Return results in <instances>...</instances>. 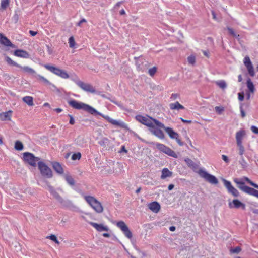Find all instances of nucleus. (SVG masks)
<instances>
[{
    "mask_svg": "<svg viewBox=\"0 0 258 258\" xmlns=\"http://www.w3.org/2000/svg\"><path fill=\"white\" fill-rule=\"evenodd\" d=\"M81 157V154L80 152H77L75 153H74L71 159L73 160H79Z\"/></svg>",
    "mask_w": 258,
    "mask_h": 258,
    "instance_id": "obj_42",
    "label": "nucleus"
},
{
    "mask_svg": "<svg viewBox=\"0 0 258 258\" xmlns=\"http://www.w3.org/2000/svg\"><path fill=\"white\" fill-rule=\"evenodd\" d=\"M99 115H101V114H99ZM101 115L106 119L107 120L108 122H109L110 123L111 122V121L112 120V118H110V117H109L108 116H105V115Z\"/></svg>",
    "mask_w": 258,
    "mask_h": 258,
    "instance_id": "obj_48",
    "label": "nucleus"
},
{
    "mask_svg": "<svg viewBox=\"0 0 258 258\" xmlns=\"http://www.w3.org/2000/svg\"><path fill=\"white\" fill-rule=\"evenodd\" d=\"M163 128L171 139H177V137H179L178 134L173 131L172 128L170 127H166L164 126Z\"/></svg>",
    "mask_w": 258,
    "mask_h": 258,
    "instance_id": "obj_26",
    "label": "nucleus"
},
{
    "mask_svg": "<svg viewBox=\"0 0 258 258\" xmlns=\"http://www.w3.org/2000/svg\"><path fill=\"white\" fill-rule=\"evenodd\" d=\"M86 21L85 19H82L80 21V23H83V22H85Z\"/></svg>",
    "mask_w": 258,
    "mask_h": 258,
    "instance_id": "obj_64",
    "label": "nucleus"
},
{
    "mask_svg": "<svg viewBox=\"0 0 258 258\" xmlns=\"http://www.w3.org/2000/svg\"><path fill=\"white\" fill-rule=\"evenodd\" d=\"M55 111L56 112L59 113V112H61L62 111V110L61 108H57L55 109Z\"/></svg>",
    "mask_w": 258,
    "mask_h": 258,
    "instance_id": "obj_58",
    "label": "nucleus"
},
{
    "mask_svg": "<svg viewBox=\"0 0 258 258\" xmlns=\"http://www.w3.org/2000/svg\"><path fill=\"white\" fill-rule=\"evenodd\" d=\"M198 173L202 178L211 184H217L218 183V180L215 176L209 174L203 169H199Z\"/></svg>",
    "mask_w": 258,
    "mask_h": 258,
    "instance_id": "obj_9",
    "label": "nucleus"
},
{
    "mask_svg": "<svg viewBox=\"0 0 258 258\" xmlns=\"http://www.w3.org/2000/svg\"><path fill=\"white\" fill-rule=\"evenodd\" d=\"M157 71V68L156 67H153L148 70V74L151 77H153Z\"/></svg>",
    "mask_w": 258,
    "mask_h": 258,
    "instance_id": "obj_39",
    "label": "nucleus"
},
{
    "mask_svg": "<svg viewBox=\"0 0 258 258\" xmlns=\"http://www.w3.org/2000/svg\"><path fill=\"white\" fill-rule=\"evenodd\" d=\"M30 34L32 36H35V35L37 34V32L33 31H30Z\"/></svg>",
    "mask_w": 258,
    "mask_h": 258,
    "instance_id": "obj_53",
    "label": "nucleus"
},
{
    "mask_svg": "<svg viewBox=\"0 0 258 258\" xmlns=\"http://www.w3.org/2000/svg\"><path fill=\"white\" fill-rule=\"evenodd\" d=\"M224 186L227 188L229 193L231 194L234 197H237L239 195V191L231 184V182L223 179L222 180Z\"/></svg>",
    "mask_w": 258,
    "mask_h": 258,
    "instance_id": "obj_15",
    "label": "nucleus"
},
{
    "mask_svg": "<svg viewBox=\"0 0 258 258\" xmlns=\"http://www.w3.org/2000/svg\"><path fill=\"white\" fill-rule=\"evenodd\" d=\"M222 159L226 162H228L229 161V159H228V158L227 157V156H226V155H223L222 156Z\"/></svg>",
    "mask_w": 258,
    "mask_h": 258,
    "instance_id": "obj_49",
    "label": "nucleus"
},
{
    "mask_svg": "<svg viewBox=\"0 0 258 258\" xmlns=\"http://www.w3.org/2000/svg\"><path fill=\"white\" fill-rule=\"evenodd\" d=\"M244 179L248 183H249L251 185L254 187L255 184L250 180L247 177H244Z\"/></svg>",
    "mask_w": 258,
    "mask_h": 258,
    "instance_id": "obj_47",
    "label": "nucleus"
},
{
    "mask_svg": "<svg viewBox=\"0 0 258 258\" xmlns=\"http://www.w3.org/2000/svg\"><path fill=\"white\" fill-rule=\"evenodd\" d=\"M137 120L141 123L148 126L149 128L154 124H156L159 127H164V125L158 121L148 116L138 115L136 116Z\"/></svg>",
    "mask_w": 258,
    "mask_h": 258,
    "instance_id": "obj_3",
    "label": "nucleus"
},
{
    "mask_svg": "<svg viewBox=\"0 0 258 258\" xmlns=\"http://www.w3.org/2000/svg\"><path fill=\"white\" fill-rule=\"evenodd\" d=\"M44 67L47 70L62 79H67L70 78L69 74L66 70L57 67L54 65L46 64Z\"/></svg>",
    "mask_w": 258,
    "mask_h": 258,
    "instance_id": "obj_4",
    "label": "nucleus"
},
{
    "mask_svg": "<svg viewBox=\"0 0 258 258\" xmlns=\"http://www.w3.org/2000/svg\"><path fill=\"white\" fill-rule=\"evenodd\" d=\"M246 86L248 91L246 93V98L247 100H249L250 98V95L254 93L255 91L254 85L250 79H248L246 81Z\"/></svg>",
    "mask_w": 258,
    "mask_h": 258,
    "instance_id": "obj_20",
    "label": "nucleus"
},
{
    "mask_svg": "<svg viewBox=\"0 0 258 258\" xmlns=\"http://www.w3.org/2000/svg\"><path fill=\"white\" fill-rule=\"evenodd\" d=\"M212 16H213V18L215 20H217V17H216V15L215 14V13L213 12L212 13Z\"/></svg>",
    "mask_w": 258,
    "mask_h": 258,
    "instance_id": "obj_61",
    "label": "nucleus"
},
{
    "mask_svg": "<svg viewBox=\"0 0 258 258\" xmlns=\"http://www.w3.org/2000/svg\"><path fill=\"white\" fill-rule=\"evenodd\" d=\"M203 54L205 56H206L207 57L209 58V52H207V51H204L203 52Z\"/></svg>",
    "mask_w": 258,
    "mask_h": 258,
    "instance_id": "obj_55",
    "label": "nucleus"
},
{
    "mask_svg": "<svg viewBox=\"0 0 258 258\" xmlns=\"http://www.w3.org/2000/svg\"><path fill=\"white\" fill-rule=\"evenodd\" d=\"M239 163L240 166L244 169L247 168L249 165L248 161L242 156H241Z\"/></svg>",
    "mask_w": 258,
    "mask_h": 258,
    "instance_id": "obj_33",
    "label": "nucleus"
},
{
    "mask_svg": "<svg viewBox=\"0 0 258 258\" xmlns=\"http://www.w3.org/2000/svg\"><path fill=\"white\" fill-rule=\"evenodd\" d=\"M23 145L20 141H17L15 143L14 148L15 150L18 151H21L23 149Z\"/></svg>",
    "mask_w": 258,
    "mask_h": 258,
    "instance_id": "obj_37",
    "label": "nucleus"
},
{
    "mask_svg": "<svg viewBox=\"0 0 258 258\" xmlns=\"http://www.w3.org/2000/svg\"><path fill=\"white\" fill-rule=\"evenodd\" d=\"M169 230L170 231L173 232L176 230V227L175 226H171L169 228Z\"/></svg>",
    "mask_w": 258,
    "mask_h": 258,
    "instance_id": "obj_54",
    "label": "nucleus"
},
{
    "mask_svg": "<svg viewBox=\"0 0 258 258\" xmlns=\"http://www.w3.org/2000/svg\"><path fill=\"white\" fill-rule=\"evenodd\" d=\"M69 118H70V120H69V123L71 124V125H73L74 124L75 121V119L74 118H73V116L69 114Z\"/></svg>",
    "mask_w": 258,
    "mask_h": 258,
    "instance_id": "obj_46",
    "label": "nucleus"
},
{
    "mask_svg": "<svg viewBox=\"0 0 258 258\" xmlns=\"http://www.w3.org/2000/svg\"><path fill=\"white\" fill-rule=\"evenodd\" d=\"M216 84L222 90H224L227 87V83L224 80H219L216 82Z\"/></svg>",
    "mask_w": 258,
    "mask_h": 258,
    "instance_id": "obj_36",
    "label": "nucleus"
},
{
    "mask_svg": "<svg viewBox=\"0 0 258 258\" xmlns=\"http://www.w3.org/2000/svg\"><path fill=\"white\" fill-rule=\"evenodd\" d=\"M47 48L48 49V51L49 52V54L52 53L53 51H52V49H51V48L49 46H47Z\"/></svg>",
    "mask_w": 258,
    "mask_h": 258,
    "instance_id": "obj_52",
    "label": "nucleus"
},
{
    "mask_svg": "<svg viewBox=\"0 0 258 258\" xmlns=\"http://www.w3.org/2000/svg\"><path fill=\"white\" fill-rule=\"evenodd\" d=\"M238 153L240 156H242L245 152V147L243 143H236Z\"/></svg>",
    "mask_w": 258,
    "mask_h": 258,
    "instance_id": "obj_32",
    "label": "nucleus"
},
{
    "mask_svg": "<svg viewBox=\"0 0 258 258\" xmlns=\"http://www.w3.org/2000/svg\"><path fill=\"white\" fill-rule=\"evenodd\" d=\"M181 119L182 121L184 123H191L192 122L191 120H185L183 118H181Z\"/></svg>",
    "mask_w": 258,
    "mask_h": 258,
    "instance_id": "obj_51",
    "label": "nucleus"
},
{
    "mask_svg": "<svg viewBox=\"0 0 258 258\" xmlns=\"http://www.w3.org/2000/svg\"><path fill=\"white\" fill-rule=\"evenodd\" d=\"M22 100L28 106H32L34 105L33 98L31 96H25L22 98Z\"/></svg>",
    "mask_w": 258,
    "mask_h": 258,
    "instance_id": "obj_31",
    "label": "nucleus"
},
{
    "mask_svg": "<svg viewBox=\"0 0 258 258\" xmlns=\"http://www.w3.org/2000/svg\"><path fill=\"white\" fill-rule=\"evenodd\" d=\"M121 151L124 152V153H127V150L125 149V148L124 146L122 147Z\"/></svg>",
    "mask_w": 258,
    "mask_h": 258,
    "instance_id": "obj_59",
    "label": "nucleus"
},
{
    "mask_svg": "<svg viewBox=\"0 0 258 258\" xmlns=\"http://www.w3.org/2000/svg\"><path fill=\"white\" fill-rule=\"evenodd\" d=\"M51 165L55 172L61 176L57 179L56 188L51 186H49V191L57 201L62 203L63 199L62 194L64 192L66 188L64 181L71 187H74L76 185V181L69 173L65 172L64 168L60 162L53 161L51 162Z\"/></svg>",
    "mask_w": 258,
    "mask_h": 258,
    "instance_id": "obj_1",
    "label": "nucleus"
},
{
    "mask_svg": "<svg viewBox=\"0 0 258 258\" xmlns=\"http://www.w3.org/2000/svg\"><path fill=\"white\" fill-rule=\"evenodd\" d=\"M238 100L240 101H242L244 99V93L243 92H240L238 94Z\"/></svg>",
    "mask_w": 258,
    "mask_h": 258,
    "instance_id": "obj_44",
    "label": "nucleus"
},
{
    "mask_svg": "<svg viewBox=\"0 0 258 258\" xmlns=\"http://www.w3.org/2000/svg\"><path fill=\"white\" fill-rule=\"evenodd\" d=\"M251 132L254 134L258 135V127L254 125H252L250 127Z\"/></svg>",
    "mask_w": 258,
    "mask_h": 258,
    "instance_id": "obj_43",
    "label": "nucleus"
},
{
    "mask_svg": "<svg viewBox=\"0 0 258 258\" xmlns=\"http://www.w3.org/2000/svg\"><path fill=\"white\" fill-rule=\"evenodd\" d=\"M86 201L97 213H101L103 211V207L98 200L93 197L88 196L85 197Z\"/></svg>",
    "mask_w": 258,
    "mask_h": 258,
    "instance_id": "obj_6",
    "label": "nucleus"
},
{
    "mask_svg": "<svg viewBox=\"0 0 258 258\" xmlns=\"http://www.w3.org/2000/svg\"><path fill=\"white\" fill-rule=\"evenodd\" d=\"M0 44L4 45V48L3 50L7 52L10 50V48H16L15 45L12 44L11 41L3 34L0 33Z\"/></svg>",
    "mask_w": 258,
    "mask_h": 258,
    "instance_id": "obj_14",
    "label": "nucleus"
},
{
    "mask_svg": "<svg viewBox=\"0 0 258 258\" xmlns=\"http://www.w3.org/2000/svg\"><path fill=\"white\" fill-rule=\"evenodd\" d=\"M174 185L173 184H170L169 186H168V189L169 190H171L173 188H174Z\"/></svg>",
    "mask_w": 258,
    "mask_h": 258,
    "instance_id": "obj_56",
    "label": "nucleus"
},
{
    "mask_svg": "<svg viewBox=\"0 0 258 258\" xmlns=\"http://www.w3.org/2000/svg\"><path fill=\"white\" fill-rule=\"evenodd\" d=\"M172 175V171H170L168 168H163L161 171V178L164 179L166 178L171 177Z\"/></svg>",
    "mask_w": 258,
    "mask_h": 258,
    "instance_id": "obj_27",
    "label": "nucleus"
},
{
    "mask_svg": "<svg viewBox=\"0 0 258 258\" xmlns=\"http://www.w3.org/2000/svg\"><path fill=\"white\" fill-rule=\"evenodd\" d=\"M5 60L8 64L14 67H17L25 73L30 74H34L36 73L35 70L31 67L28 66L18 64L16 61L7 56L5 57Z\"/></svg>",
    "mask_w": 258,
    "mask_h": 258,
    "instance_id": "obj_7",
    "label": "nucleus"
},
{
    "mask_svg": "<svg viewBox=\"0 0 258 258\" xmlns=\"http://www.w3.org/2000/svg\"><path fill=\"white\" fill-rule=\"evenodd\" d=\"M147 207L151 211L154 213H158L161 210L160 204L156 201L148 203Z\"/></svg>",
    "mask_w": 258,
    "mask_h": 258,
    "instance_id": "obj_21",
    "label": "nucleus"
},
{
    "mask_svg": "<svg viewBox=\"0 0 258 258\" xmlns=\"http://www.w3.org/2000/svg\"><path fill=\"white\" fill-rule=\"evenodd\" d=\"M68 103L69 105L74 109L79 110L82 109L84 111H87L91 114H94L95 113L100 114V113H99L94 108L84 103L78 102L75 100H71Z\"/></svg>",
    "mask_w": 258,
    "mask_h": 258,
    "instance_id": "obj_2",
    "label": "nucleus"
},
{
    "mask_svg": "<svg viewBox=\"0 0 258 258\" xmlns=\"http://www.w3.org/2000/svg\"><path fill=\"white\" fill-rule=\"evenodd\" d=\"M187 61L189 64L194 65L196 62V57L191 55L187 57Z\"/></svg>",
    "mask_w": 258,
    "mask_h": 258,
    "instance_id": "obj_41",
    "label": "nucleus"
},
{
    "mask_svg": "<svg viewBox=\"0 0 258 258\" xmlns=\"http://www.w3.org/2000/svg\"><path fill=\"white\" fill-rule=\"evenodd\" d=\"M246 133L244 130H240L236 133V143H243V140L246 136Z\"/></svg>",
    "mask_w": 258,
    "mask_h": 258,
    "instance_id": "obj_24",
    "label": "nucleus"
},
{
    "mask_svg": "<svg viewBox=\"0 0 258 258\" xmlns=\"http://www.w3.org/2000/svg\"><path fill=\"white\" fill-rule=\"evenodd\" d=\"M241 114L242 117H244L245 116V113L242 109L241 110Z\"/></svg>",
    "mask_w": 258,
    "mask_h": 258,
    "instance_id": "obj_57",
    "label": "nucleus"
},
{
    "mask_svg": "<svg viewBox=\"0 0 258 258\" xmlns=\"http://www.w3.org/2000/svg\"><path fill=\"white\" fill-rule=\"evenodd\" d=\"M234 182L237 184V187L241 190L248 195L254 196L258 198V190L246 186L243 182L240 181L237 179H235Z\"/></svg>",
    "mask_w": 258,
    "mask_h": 258,
    "instance_id": "obj_8",
    "label": "nucleus"
},
{
    "mask_svg": "<svg viewBox=\"0 0 258 258\" xmlns=\"http://www.w3.org/2000/svg\"><path fill=\"white\" fill-rule=\"evenodd\" d=\"M117 227L120 229L125 236L129 240L132 239L133 234L126 223L123 221H119L116 223Z\"/></svg>",
    "mask_w": 258,
    "mask_h": 258,
    "instance_id": "obj_10",
    "label": "nucleus"
},
{
    "mask_svg": "<svg viewBox=\"0 0 258 258\" xmlns=\"http://www.w3.org/2000/svg\"><path fill=\"white\" fill-rule=\"evenodd\" d=\"M156 147L159 151L162 152L163 153L170 156H171L174 158L178 157L177 154L173 150H172L170 148L166 146L164 144H157L156 145Z\"/></svg>",
    "mask_w": 258,
    "mask_h": 258,
    "instance_id": "obj_12",
    "label": "nucleus"
},
{
    "mask_svg": "<svg viewBox=\"0 0 258 258\" xmlns=\"http://www.w3.org/2000/svg\"><path fill=\"white\" fill-rule=\"evenodd\" d=\"M68 44L69 48L72 50L76 49L78 47L77 42L74 36H71L68 38Z\"/></svg>",
    "mask_w": 258,
    "mask_h": 258,
    "instance_id": "obj_25",
    "label": "nucleus"
},
{
    "mask_svg": "<svg viewBox=\"0 0 258 258\" xmlns=\"http://www.w3.org/2000/svg\"><path fill=\"white\" fill-rule=\"evenodd\" d=\"M10 0H0V11L6 10L10 6Z\"/></svg>",
    "mask_w": 258,
    "mask_h": 258,
    "instance_id": "obj_29",
    "label": "nucleus"
},
{
    "mask_svg": "<svg viewBox=\"0 0 258 258\" xmlns=\"http://www.w3.org/2000/svg\"><path fill=\"white\" fill-rule=\"evenodd\" d=\"M43 106H45V107H49V108L50 107V105H49V104L48 103H45L43 104Z\"/></svg>",
    "mask_w": 258,
    "mask_h": 258,
    "instance_id": "obj_60",
    "label": "nucleus"
},
{
    "mask_svg": "<svg viewBox=\"0 0 258 258\" xmlns=\"http://www.w3.org/2000/svg\"><path fill=\"white\" fill-rule=\"evenodd\" d=\"M171 108L174 109H182L184 108V107L177 102L171 105Z\"/></svg>",
    "mask_w": 258,
    "mask_h": 258,
    "instance_id": "obj_40",
    "label": "nucleus"
},
{
    "mask_svg": "<svg viewBox=\"0 0 258 258\" xmlns=\"http://www.w3.org/2000/svg\"><path fill=\"white\" fill-rule=\"evenodd\" d=\"M229 206L232 209H241L242 210H244L246 207V205L244 203L237 199L229 202Z\"/></svg>",
    "mask_w": 258,
    "mask_h": 258,
    "instance_id": "obj_18",
    "label": "nucleus"
},
{
    "mask_svg": "<svg viewBox=\"0 0 258 258\" xmlns=\"http://www.w3.org/2000/svg\"><path fill=\"white\" fill-rule=\"evenodd\" d=\"M3 144V138H2V137H0V145H2Z\"/></svg>",
    "mask_w": 258,
    "mask_h": 258,
    "instance_id": "obj_63",
    "label": "nucleus"
},
{
    "mask_svg": "<svg viewBox=\"0 0 258 258\" xmlns=\"http://www.w3.org/2000/svg\"><path fill=\"white\" fill-rule=\"evenodd\" d=\"M13 111L9 110L0 113V120L2 121H11Z\"/></svg>",
    "mask_w": 258,
    "mask_h": 258,
    "instance_id": "obj_23",
    "label": "nucleus"
},
{
    "mask_svg": "<svg viewBox=\"0 0 258 258\" xmlns=\"http://www.w3.org/2000/svg\"><path fill=\"white\" fill-rule=\"evenodd\" d=\"M79 86L84 90H85L86 91L90 92H94V90L93 89V88L89 85L83 83L82 82L79 83Z\"/></svg>",
    "mask_w": 258,
    "mask_h": 258,
    "instance_id": "obj_30",
    "label": "nucleus"
},
{
    "mask_svg": "<svg viewBox=\"0 0 258 258\" xmlns=\"http://www.w3.org/2000/svg\"><path fill=\"white\" fill-rule=\"evenodd\" d=\"M110 123L112 124L113 125L118 126H120L122 127H126V124L124 123H123V122L117 121V120H114L113 119H112Z\"/></svg>",
    "mask_w": 258,
    "mask_h": 258,
    "instance_id": "obj_35",
    "label": "nucleus"
},
{
    "mask_svg": "<svg viewBox=\"0 0 258 258\" xmlns=\"http://www.w3.org/2000/svg\"><path fill=\"white\" fill-rule=\"evenodd\" d=\"M177 142L179 144V145L182 146L183 145L182 142L181 141V140L179 139V137H177V139H175Z\"/></svg>",
    "mask_w": 258,
    "mask_h": 258,
    "instance_id": "obj_50",
    "label": "nucleus"
},
{
    "mask_svg": "<svg viewBox=\"0 0 258 258\" xmlns=\"http://www.w3.org/2000/svg\"><path fill=\"white\" fill-rule=\"evenodd\" d=\"M242 80V77L241 75L238 76V81L241 82Z\"/></svg>",
    "mask_w": 258,
    "mask_h": 258,
    "instance_id": "obj_62",
    "label": "nucleus"
},
{
    "mask_svg": "<svg viewBox=\"0 0 258 258\" xmlns=\"http://www.w3.org/2000/svg\"><path fill=\"white\" fill-rule=\"evenodd\" d=\"M227 30L228 32V33L231 34V35L233 36H236V34L234 32V31L231 28H229V27H228L227 28Z\"/></svg>",
    "mask_w": 258,
    "mask_h": 258,
    "instance_id": "obj_45",
    "label": "nucleus"
},
{
    "mask_svg": "<svg viewBox=\"0 0 258 258\" xmlns=\"http://www.w3.org/2000/svg\"><path fill=\"white\" fill-rule=\"evenodd\" d=\"M38 168L41 175L47 178H51L53 176V172L50 167L45 162L40 161L38 163Z\"/></svg>",
    "mask_w": 258,
    "mask_h": 258,
    "instance_id": "obj_5",
    "label": "nucleus"
},
{
    "mask_svg": "<svg viewBox=\"0 0 258 258\" xmlns=\"http://www.w3.org/2000/svg\"><path fill=\"white\" fill-rule=\"evenodd\" d=\"M46 239L47 240L51 241L52 242H53L54 243H55L56 245H59L60 243V242L59 240V238L55 234H50L49 235H47L46 237Z\"/></svg>",
    "mask_w": 258,
    "mask_h": 258,
    "instance_id": "obj_28",
    "label": "nucleus"
},
{
    "mask_svg": "<svg viewBox=\"0 0 258 258\" xmlns=\"http://www.w3.org/2000/svg\"><path fill=\"white\" fill-rule=\"evenodd\" d=\"M92 225L98 232H106L102 235L104 237L109 238L110 237V234L108 232L110 231L109 228L106 225L102 223H97L95 222H91Z\"/></svg>",
    "mask_w": 258,
    "mask_h": 258,
    "instance_id": "obj_11",
    "label": "nucleus"
},
{
    "mask_svg": "<svg viewBox=\"0 0 258 258\" xmlns=\"http://www.w3.org/2000/svg\"><path fill=\"white\" fill-rule=\"evenodd\" d=\"M243 63L249 75L251 77L255 76V71L253 63L248 56H245L243 59Z\"/></svg>",
    "mask_w": 258,
    "mask_h": 258,
    "instance_id": "obj_13",
    "label": "nucleus"
},
{
    "mask_svg": "<svg viewBox=\"0 0 258 258\" xmlns=\"http://www.w3.org/2000/svg\"><path fill=\"white\" fill-rule=\"evenodd\" d=\"M38 78H39V80H40L41 81H42V82L45 83V84L49 85H51V83L50 82V81L49 80H48L47 79H46L44 76H41V75H39Z\"/></svg>",
    "mask_w": 258,
    "mask_h": 258,
    "instance_id": "obj_38",
    "label": "nucleus"
},
{
    "mask_svg": "<svg viewBox=\"0 0 258 258\" xmlns=\"http://www.w3.org/2000/svg\"><path fill=\"white\" fill-rule=\"evenodd\" d=\"M11 196L15 199H19L23 196L24 192L22 189L17 187H14L11 189Z\"/></svg>",
    "mask_w": 258,
    "mask_h": 258,
    "instance_id": "obj_22",
    "label": "nucleus"
},
{
    "mask_svg": "<svg viewBox=\"0 0 258 258\" xmlns=\"http://www.w3.org/2000/svg\"><path fill=\"white\" fill-rule=\"evenodd\" d=\"M161 128H163V127H159L156 126V124H154L151 126L149 130L150 131L156 136L157 137L161 139H163L165 138V135L163 132L161 130Z\"/></svg>",
    "mask_w": 258,
    "mask_h": 258,
    "instance_id": "obj_19",
    "label": "nucleus"
},
{
    "mask_svg": "<svg viewBox=\"0 0 258 258\" xmlns=\"http://www.w3.org/2000/svg\"><path fill=\"white\" fill-rule=\"evenodd\" d=\"M214 110L217 115H222L225 111V108L222 105L216 106L214 108Z\"/></svg>",
    "mask_w": 258,
    "mask_h": 258,
    "instance_id": "obj_34",
    "label": "nucleus"
},
{
    "mask_svg": "<svg viewBox=\"0 0 258 258\" xmlns=\"http://www.w3.org/2000/svg\"><path fill=\"white\" fill-rule=\"evenodd\" d=\"M23 158L24 161L30 165L33 166H35L36 165L37 161V158L35 157L31 153L27 152L24 153Z\"/></svg>",
    "mask_w": 258,
    "mask_h": 258,
    "instance_id": "obj_17",
    "label": "nucleus"
},
{
    "mask_svg": "<svg viewBox=\"0 0 258 258\" xmlns=\"http://www.w3.org/2000/svg\"><path fill=\"white\" fill-rule=\"evenodd\" d=\"M14 49L12 52L16 57L27 59L30 57V54L27 51L21 49Z\"/></svg>",
    "mask_w": 258,
    "mask_h": 258,
    "instance_id": "obj_16",
    "label": "nucleus"
}]
</instances>
